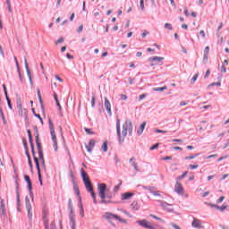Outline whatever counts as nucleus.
Here are the masks:
<instances>
[{"label":"nucleus","instance_id":"57","mask_svg":"<svg viewBox=\"0 0 229 229\" xmlns=\"http://www.w3.org/2000/svg\"><path fill=\"white\" fill-rule=\"evenodd\" d=\"M23 145L25 149H28V142L26 141V140H23Z\"/></svg>","mask_w":229,"mask_h":229},{"label":"nucleus","instance_id":"63","mask_svg":"<svg viewBox=\"0 0 229 229\" xmlns=\"http://www.w3.org/2000/svg\"><path fill=\"white\" fill-rule=\"evenodd\" d=\"M217 157V154L208 156L207 158H216Z\"/></svg>","mask_w":229,"mask_h":229},{"label":"nucleus","instance_id":"46","mask_svg":"<svg viewBox=\"0 0 229 229\" xmlns=\"http://www.w3.org/2000/svg\"><path fill=\"white\" fill-rule=\"evenodd\" d=\"M146 35H149V31L145 30V31L141 34L142 38H146Z\"/></svg>","mask_w":229,"mask_h":229},{"label":"nucleus","instance_id":"56","mask_svg":"<svg viewBox=\"0 0 229 229\" xmlns=\"http://www.w3.org/2000/svg\"><path fill=\"white\" fill-rule=\"evenodd\" d=\"M199 35L202 37V38H205V30H200Z\"/></svg>","mask_w":229,"mask_h":229},{"label":"nucleus","instance_id":"28","mask_svg":"<svg viewBox=\"0 0 229 229\" xmlns=\"http://www.w3.org/2000/svg\"><path fill=\"white\" fill-rule=\"evenodd\" d=\"M103 151L106 152L108 151V141H105L102 145Z\"/></svg>","mask_w":229,"mask_h":229},{"label":"nucleus","instance_id":"58","mask_svg":"<svg viewBox=\"0 0 229 229\" xmlns=\"http://www.w3.org/2000/svg\"><path fill=\"white\" fill-rule=\"evenodd\" d=\"M74 17H75V14H74V13H72V15L70 16V21H74Z\"/></svg>","mask_w":229,"mask_h":229},{"label":"nucleus","instance_id":"10","mask_svg":"<svg viewBox=\"0 0 229 229\" xmlns=\"http://www.w3.org/2000/svg\"><path fill=\"white\" fill-rule=\"evenodd\" d=\"M104 106L107 110V114H109V115H112V105L110 104V100H108L106 97L105 98Z\"/></svg>","mask_w":229,"mask_h":229},{"label":"nucleus","instance_id":"37","mask_svg":"<svg viewBox=\"0 0 229 229\" xmlns=\"http://www.w3.org/2000/svg\"><path fill=\"white\" fill-rule=\"evenodd\" d=\"M120 98H121L122 101H126V99H128V96H126L124 94H121Z\"/></svg>","mask_w":229,"mask_h":229},{"label":"nucleus","instance_id":"3","mask_svg":"<svg viewBox=\"0 0 229 229\" xmlns=\"http://www.w3.org/2000/svg\"><path fill=\"white\" fill-rule=\"evenodd\" d=\"M30 148H31L34 162L36 164V169L38 170V180L40 182V185H42V174L40 173V163H39L38 157L35 156V145L33 143H30Z\"/></svg>","mask_w":229,"mask_h":229},{"label":"nucleus","instance_id":"6","mask_svg":"<svg viewBox=\"0 0 229 229\" xmlns=\"http://www.w3.org/2000/svg\"><path fill=\"white\" fill-rule=\"evenodd\" d=\"M174 192L179 194L180 196H184V198H189V194L185 193V189H183V185L180 181H177L174 185Z\"/></svg>","mask_w":229,"mask_h":229},{"label":"nucleus","instance_id":"59","mask_svg":"<svg viewBox=\"0 0 229 229\" xmlns=\"http://www.w3.org/2000/svg\"><path fill=\"white\" fill-rule=\"evenodd\" d=\"M27 185H28L29 191H31V190L33 189V188L31 187V182H27Z\"/></svg>","mask_w":229,"mask_h":229},{"label":"nucleus","instance_id":"61","mask_svg":"<svg viewBox=\"0 0 229 229\" xmlns=\"http://www.w3.org/2000/svg\"><path fill=\"white\" fill-rule=\"evenodd\" d=\"M210 76V70H208L205 74V78H208Z\"/></svg>","mask_w":229,"mask_h":229},{"label":"nucleus","instance_id":"30","mask_svg":"<svg viewBox=\"0 0 229 229\" xmlns=\"http://www.w3.org/2000/svg\"><path fill=\"white\" fill-rule=\"evenodd\" d=\"M150 217H152L153 219H156V221H161V223H164V219H162L155 215H150Z\"/></svg>","mask_w":229,"mask_h":229},{"label":"nucleus","instance_id":"55","mask_svg":"<svg viewBox=\"0 0 229 229\" xmlns=\"http://www.w3.org/2000/svg\"><path fill=\"white\" fill-rule=\"evenodd\" d=\"M51 229H56V225H55V222H52L50 225Z\"/></svg>","mask_w":229,"mask_h":229},{"label":"nucleus","instance_id":"11","mask_svg":"<svg viewBox=\"0 0 229 229\" xmlns=\"http://www.w3.org/2000/svg\"><path fill=\"white\" fill-rule=\"evenodd\" d=\"M17 108L20 115L22 117V115H28V110L22 109V104L21 102L17 103Z\"/></svg>","mask_w":229,"mask_h":229},{"label":"nucleus","instance_id":"4","mask_svg":"<svg viewBox=\"0 0 229 229\" xmlns=\"http://www.w3.org/2000/svg\"><path fill=\"white\" fill-rule=\"evenodd\" d=\"M49 129H50V134L52 137V140L54 142V148L55 151H58V140H56V133L55 132V125L53 124V121L49 119Z\"/></svg>","mask_w":229,"mask_h":229},{"label":"nucleus","instance_id":"12","mask_svg":"<svg viewBox=\"0 0 229 229\" xmlns=\"http://www.w3.org/2000/svg\"><path fill=\"white\" fill-rule=\"evenodd\" d=\"M94 146H96V140H90L89 144L86 146L87 151L89 153H92V149H94Z\"/></svg>","mask_w":229,"mask_h":229},{"label":"nucleus","instance_id":"2","mask_svg":"<svg viewBox=\"0 0 229 229\" xmlns=\"http://www.w3.org/2000/svg\"><path fill=\"white\" fill-rule=\"evenodd\" d=\"M98 196L100 198V203H110V200H106V191H108V188L105 183H98Z\"/></svg>","mask_w":229,"mask_h":229},{"label":"nucleus","instance_id":"7","mask_svg":"<svg viewBox=\"0 0 229 229\" xmlns=\"http://www.w3.org/2000/svg\"><path fill=\"white\" fill-rule=\"evenodd\" d=\"M106 216H107V219H116V221H119L120 223H124V224L127 223L126 220L121 218V216H119L117 215H114L112 213H107Z\"/></svg>","mask_w":229,"mask_h":229},{"label":"nucleus","instance_id":"14","mask_svg":"<svg viewBox=\"0 0 229 229\" xmlns=\"http://www.w3.org/2000/svg\"><path fill=\"white\" fill-rule=\"evenodd\" d=\"M0 210L2 211V216H6V206H4V199L1 200Z\"/></svg>","mask_w":229,"mask_h":229},{"label":"nucleus","instance_id":"54","mask_svg":"<svg viewBox=\"0 0 229 229\" xmlns=\"http://www.w3.org/2000/svg\"><path fill=\"white\" fill-rule=\"evenodd\" d=\"M195 176H194V174H191L190 176H189V182H192V180H194Z\"/></svg>","mask_w":229,"mask_h":229},{"label":"nucleus","instance_id":"43","mask_svg":"<svg viewBox=\"0 0 229 229\" xmlns=\"http://www.w3.org/2000/svg\"><path fill=\"white\" fill-rule=\"evenodd\" d=\"M144 1H148V0H140V6L141 10H144Z\"/></svg>","mask_w":229,"mask_h":229},{"label":"nucleus","instance_id":"40","mask_svg":"<svg viewBox=\"0 0 229 229\" xmlns=\"http://www.w3.org/2000/svg\"><path fill=\"white\" fill-rule=\"evenodd\" d=\"M217 210H220V212H225V210H226V206L218 207Z\"/></svg>","mask_w":229,"mask_h":229},{"label":"nucleus","instance_id":"17","mask_svg":"<svg viewBox=\"0 0 229 229\" xmlns=\"http://www.w3.org/2000/svg\"><path fill=\"white\" fill-rule=\"evenodd\" d=\"M144 128H146V122L140 124V128L137 131L138 135H142Z\"/></svg>","mask_w":229,"mask_h":229},{"label":"nucleus","instance_id":"60","mask_svg":"<svg viewBox=\"0 0 229 229\" xmlns=\"http://www.w3.org/2000/svg\"><path fill=\"white\" fill-rule=\"evenodd\" d=\"M221 72H226V67H225V65L221 66Z\"/></svg>","mask_w":229,"mask_h":229},{"label":"nucleus","instance_id":"52","mask_svg":"<svg viewBox=\"0 0 229 229\" xmlns=\"http://www.w3.org/2000/svg\"><path fill=\"white\" fill-rule=\"evenodd\" d=\"M158 148V143L153 145L151 148H150V151H153V149H157Z\"/></svg>","mask_w":229,"mask_h":229},{"label":"nucleus","instance_id":"20","mask_svg":"<svg viewBox=\"0 0 229 229\" xmlns=\"http://www.w3.org/2000/svg\"><path fill=\"white\" fill-rule=\"evenodd\" d=\"M14 60H15V63H16V65L18 68V74H19L20 80H21V81H22V73H21V68H19V61H17L16 56H14Z\"/></svg>","mask_w":229,"mask_h":229},{"label":"nucleus","instance_id":"38","mask_svg":"<svg viewBox=\"0 0 229 229\" xmlns=\"http://www.w3.org/2000/svg\"><path fill=\"white\" fill-rule=\"evenodd\" d=\"M25 67H26L27 72H28V74H29V76H30V66H29V64H28V60H27V59H25Z\"/></svg>","mask_w":229,"mask_h":229},{"label":"nucleus","instance_id":"51","mask_svg":"<svg viewBox=\"0 0 229 229\" xmlns=\"http://www.w3.org/2000/svg\"><path fill=\"white\" fill-rule=\"evenodd\" d=\"M64 42V38H59L55 44H62Z\"/></svg>","mask_w":229,"mask_h":229},{"label":"nucleus","instance_id":"21","mask_svg":"<svg viewBox=\"0 0 229 229\" xmlns=\"http://www.w3.org/2000/svg\"><path fill=\"white\" fill-rule=\"evenodd\" d=\"M26 208L28 210L29 217L31 219L33 215L31 214V204L30 202L26 204Z\"/></svg>","mask_w":229,"mask_h":229},{"label":"nucleus","instance_id":"35","mask_svg":"<svg viewBox=\"0 0 229 229\" xmlns=\"http://www.w3.org/2000/svg\"><path fill=\"white\" fill-rule=\"evenodd\" d=\"M38 157H39V160H44V153L42 152V150H38Z\"/></svg>","mask_w":229,"mask_h":229},{"label":"nucleus","instance_id":"13","mask_svg":"<svg viewBox=\"0 0 229 229\" xmlns=\"http://www.w3.org/2000/svg\"><path fill=\"white\" fill-rule=\"evenodd\" d=\"M148 191L153 194V196H156V198H161L164 199V196H162V191H154L153 188L149 187Z\"/></svg>","mask_w":229,"mask_h":229},{"label":"nucleus","instance_id":"32","mask_svg":"<svg viewBox=\"0 0 229 229\" xmlns=\"http://www.w3.org/2000/svg\"><path fill=\"white\" fill-rule=\"evenodd\" d=\"M39 162L41 164V167H43L44 171H46V160L45 159H39Z\"/></svg>","mask_w":229,"mask_h":229},{"label":"nucleus","instance_id":"49","mask_svg":"<svg viewBox=\"0 0 229 229\" xmlns=\"http://www.w3.org/2000/svg\"><path fill=\"white\" fill-rule=\"evenodd\" d=\"M155 131H156V133H167V131H162V130H158V129H157Z\"/></svg>","mask_w":229,"mask_h":229},{"label":"nucleus","instance_id":"9","mask_svg":"<svg viewBox=\"0 0 229 229\" xmlns=\"http://www.w3.org/2000/svg\"><path fill=\"white\" fill-rule=\"evenodd\" d=\"M160 207L164 208V210H167V212H173V209H171L169 207H173L172 204H169L167 202H164L162 200H158Z\"/></svg>","mask_w":229,"mask_h":229},{"label":"nucleus","instance_id":"34","mask_svg":"<svg viewBox=\"0 0 229 229\" xmlns=\"http://www.w3.org/2000/svg\"><path fill=\"white\" fill-rule=\"evenodd\" d=\"M95 106H96V97L93 95L92 98H91V106H92V108H94Z\"/></svg>","mask_w":229,"mask_h":229},{"label":"nucleus","instance_id":"41","mask_svg":"<svg viewBox=\"0 0 229 229\" xmlns=\"http://www.w3.org/2000/svg\"><path fill=\"white\" fill-rule=\"evenodd\" d=\"M55 103H56V106H58L59 112H62V106L60 105V101L56 99Z\"/></svg>","mask_w":229,"mask_h":229},{"label":"nucleus","instance_id":"25","mask_svg":"<svg viewBox=\"0 0 229 229\" xmlns=\"http://www.w3.org/2000/svg\"><path fill=\"white\" fill-rule=\"evenodd\" d=\"M199 76V73H196L193 77H192V79H191V85H194V83H196V81H198V77Z\"/></svg>","mask_w":229,"mask_h":229},{"label":"nucleus","instance_id":"42","mask_svg":"<svg viewBox=\"0 0 229 229\" xmlns=\"http://www.w3.org/2000/svg\"><path fill=\"white\" fill-rule=\"evenodd\" d=\"M7 3V8L9 12H12V4H10V0H6Z\"/></svg>","mask_w":229,"mask_h":229},{"label":"nucleus","instance_id":"1","mask_svg":"<svg viewBox=\"0 0 229 229\" xmlns=\"http://www.w3.org/2000/svg\"><path fill=\"white\" fill-rule=\"evenodd\" d=\"M116 131H117V137L120 143L124 142V139L126 138V135H131L133 131V125L131 124V122L126 121L123 124V130L121 134V120L117 118L116 120Z\"/></svg>","mask_w":229,"mask_h":229},{"label":"nucleus","instance_id":"50","mask_svg":"<svg viewBox=\"0 0 229 229\" xmlns=\"http://www.w3.org/2000/svg\"><path fill=\"white\" fill-rule=\"evenodd\" d=\"M131 165L134 166V169H135L136 171H139V168H138V166H137V163H136L135 161H133V162L131 163Z\"/></svg>","mask_w":229,"mask_h":229},{"label":"nucleus","instance_id":"62","mask_svg":"<svg viewBox=\"0 0 229 229\" xmlns=\"http://www.w3.org/2000/svg\"><path fill=\"white\" fill-rule=\"evenodd\" d=\"M25 181L28 182H31V179L28 175H25Z\"/></svg>","mask_w":229,"mask_h":229},{"label":"nucleus","instance_id":"15","mask_svg":"<svg viewBox=\"0 0 229 229\" xmlns=\"http://www.w3.org/2000/svg\"><path fill=\"white\" fill-rule=\"evenodd\" d=\"M88 192H90L91 198H93V203L98 204V199H96V193L94 192V188L91 186V190H87Z\"/></svg>","mask_w":229,"mask_h":229},{"label":"nucleus","instance_id":"22","mask_svg":"<svg viewBox=\"0 0 229 229\" xmlns=\"http://www.w3.org/2000/svg\"><path fill=\"white\" fill-rule=\"evenodd\" d=\"M36 145L38 148V151H42V145L40 144V140H38V136H36Z\"/></svg>","mask_w":229,"mask_h":229},{"label":"nucleus","instance_id":"47","mask_svg":"<svg viewBox=\"0 0 229 229\" xmlns=\"http://www.w3.org/2000/svg\"><path fill=\"white\" fill-rule=\"evenodd\" d=\"M28 161H29V165L30 169H33V163L31 162V157H29Z\"/></svg>","mask_w":229,"mask_h":229},{"label":"nucleus","instance_id":"45","mask_svg":"<svg viewBox=\"0 0 229 229\" xmlns=\"http://www.w3.org/2000/svg\"><path fill=\"white\" fill-rule=\"evenodd\" d=\"M146 96H148L146 93H143V94L140 95L139 100L142 101V99H144L146 98Z\"/></svg>","mask_w":229,"mask_h":229},{"label":"nucleus","instance_id":"24","mask_svg":"<svg viewBox=\"0 0 229 229\" xmlns=\"http://www.w3.org/2000/svg\"><path fill=\"white\" fill-rule=\"evenodd\" d=\"M155 92H164V90H167V86H164L162 88H155Z\"/></svg>","mask_w":229,"mask_h":229},{"label":"nucleus","instance_id":"26","mask_svg":"<svg viewBox=\"0 0 229 229\" xmlns=\"http://www.w3.org/2000/svg\"><path fill=\"white\" fill-rule=\"evenodd\" d=\"M27 133L29 135V142H30V144L33 143V136H31V130H28Z\"/></svg>","mask_w":229,"mask_h":229},{"label":"nucleus","instance_id":"36","mask_svg":"<svg viewBox=\"0 0 229 229\" xmlns=\"http://www.w3.org/2000/svg\"><path fill=\"white\" fill-rule=\"evenodd\" d=\"M121 185H123L122 182H120L119 185L114 186V191L115 192H117L119 191V189H121Z\"/></svg>","mask_w":229,"mask_h":229},{"label":"nucleus","instance_id":"18","mask_svg":"<svg viewBox=\"0 0 229 229\" xmlns=\"http://www.w3.org/2000/svg\"><path fill=\"white\" fill-rule=\"evenodd\" d=\"M133 196L131 192H126L122 194V199H130Z\"/></svg>","mask_w":229,"mask_h":229},{"label":"nucleus","instance_id":"39","mask_svg":"<svg viewBox=\"0 0 229 229\" xmlns=\"http://www.w3.org/2000/svg\"><path fill=\"white\" fill-rule=\"evenodd\" d=\"M34 115H35V117H38L41 124H44V121L42 120V117L40 116V114H38L37 113H34Z\"/></svg>","mask_w":229,"mask_h":229},{"label":"nucleus","instance_id":"44","mask_svg":"<svg viewBox=\"0 0 229 229\" xmlns=\"http://www.w3.org/2000/svg\"><path fill=\"white\" fill-rule=\"evenodd\" d=\"M225 201V196H221L217 200L216 203H223Z\"/></svg>","mask_w":229,"mask_h":229},{"label":"nucleus","instance_id":"23","mask_svg":"<svg viewBox=\"0 0 229 229\" xmlns=\"http://www.w3.org/2000/svg\"><path fill=\"white\" fill-rule=\"evenodd\" d=\"M164 60V57L159 56H154L149 59L150 62H162Z\"/></svg>","mask_w":229,"mask_h":229},{"label":"nucleus","instance_id":"16","mask_svg":"<svg viewBox=\"0 0 229 229\" xmlns=\"http://www.w3.org/2000/svg\"><path fill=\"white\" fill-rule=\"evenodd\" d=\"M70 225L72 226V229H76V218L74 216H70Z\"/></svg>","mask_w":229,"mask_h":229},{"label":"nucleus","instance_id":"27","mask_svg":"<svg viewBox=\"0 0 229 229\" xmlns=\"http://www.w3.org/2000/svg\"><path fill=\"white\" fill-rule=\"evenodd\" d=\"M199 156V154H195L193 156H188L185 157V160H194V158H198Z\"/></svg>","mask_w":229,"mask_h":229},{"label":"nucleus","instance_id":"19","mask_svg":"<svg viewBox=\"0 0 229 229\" xmlns=\"http://www.w3.org/2000/svg\"><path fill=\"white\" fill-rule=\"evenodd\" d=\"M208 53H210V47H206L204 49V60H208Z\"/></svg>","mask_w":229,"mask_h":229},{"label":"nucleus","instance_id":"31","mask_svg":"<svg viewBox=\"0 0 229 229\" xmlns=\"http://www.w3.org/2000/svg\"><path fill=\"white\" fill-rule=\"evenodd\" d=\"M165 30H169V31H171L173 30V25L171 23H165Z\"/></svg>","mask_w":229,"mask_h":229},{"label":"nucleus","instance_id":"29","mask_svg":"<svg viewBox=\"0 0 229 229\" xmlns=\"http://www.w3.org/2000/svg\"><path fill=\"white\" fill-rule=\"evenodd\" d=\"M187 174H188V172H184L182 175L178 176V177L176 178L177 182H180L181 180H183V178H184L185 176H187Z\"/></svg>","mask_w":229,"mask_h":229},{"label":"nucleus","instance_id":"8","mask_svg":"<svg viewBox=\"0 0 229 229\" xmlns=\"http://www.w3.org/2000/svg\"><path fill=\"white\" fill-rule=\"evenodd\" d=\"M191 226L193 228H198V229H201L203 228V225L201 224V220L196 218V217H193V221L191 223Z\"/></svg>","mask_w":229,"mask_h":229},{"label":"nucleus","instance_id":"5","mask_svg":"<svg viewBox=\"0 0 229 229\" xmlns=\"http://www.w3.org/2000/svg\"><path fill=\"white\" fill-rule=\"evenodd\" d=\"M81 176L84 182V185L86 187L87 191H92V182H90V178H89V174H87V172L85 170H81Z\"/></svg>","mask_w":229,"mask_h":229},{"label":"nucleus","instance_id":"48","mask_svg":"<svg viewBox=\"0 0 229 229\" xmlns=\"http://www.w3.org/2000/svg\"><path fill=\"white\" fill-rule=\"evenodd\" d=\"M189 167H190V169H198L199 165H190Z\"/></svg>","mask_w":229,"mask_h":229},{"label":"nucleus","instance_id":"64","mask_svg":"<svg viewBox=\"0 0 229 229\" xmlns=\"http://www.w3.org/2000/svg\"><path fill=\"white\" fill-rule=\"evenodd\" d=\"M172 142H182V140L178 139H174L172 140Z\"/></svg>","mask_w":229,"mask_h":229},{"label":"nucleus","instance_id":"33","mask_svg":"<svg viewBox=\"0 0 229 229\" xmlns=\"http://www.w3.org/2000/svg\"><path fill=\"white\" fill-rule=\"evenodd\" d=\"M87 135H94V131H92V130L89 129V128H85L84 129Z\"/></svg>","mask_w":229,"mask_h":229},{"label":"nucleus","instance_id":"53","mask_svg":"<svg viewBox=\"0 0 229 229\" xmlns=\"http://www.w3.org/2000/svg\"><path fill=\"white\" fill-rule=\"evenodd\" d=\"M186 105H189V101H187V102L182 101V102L180 103V106H185Z\"/></svg>","mask_w":229,"mask_h":229}]
</instances>
